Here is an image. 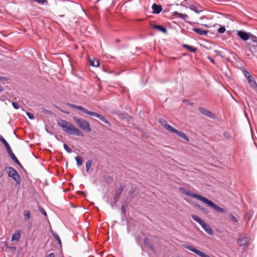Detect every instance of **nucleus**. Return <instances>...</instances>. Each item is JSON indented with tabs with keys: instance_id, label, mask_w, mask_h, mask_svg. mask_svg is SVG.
Masks as SVG:
<instances>
[{
	"instance_id": "nucleus-17",
	"label": "nucleus",
	"mask_w": 257,
	"mask_h": 257,
	"mask_svg": "<svg viewBox=\"0 0 257 257\" xmlns=\"http://www.w3.org/2000/svg\"><path fill=\"white\" fill-rule=\"evenodd\" d=\"M152 27L154 29L158 30L164 33H167V29L164 27L160 25H154L152 26Z\"/></svg>"
},
{
	"instance_id": "nucleus-48",
	"label": "nucleus",
	"mask_w": 257,
	"mask_h": 257,
	"mask_svg": "<svg viewBox=\"0 0 257 257\" xmlns=\"http://www.w3.org/2000/svg\"><path fill=\"white\" fill-rule=\"evenodd\" d=\"M146 239H145V240H144V242H145V243H146Z\"/></svg>"
},
{
	"instance_id": "nucleus-24",
	"label": "nucleus",
	"mask_w": 257,
	"mask_h": 257,
	"mask_svg": "<svg viewBox=\"0 0 257 257\" xmlns=\"http://www.w3.org/2000/svg\"><path fill=\"white\" fill-rule=\"evenodd\" d=\"M183 47L187 49L188 51L191 52H195L196 51V49L188 45H184Z\"/></svg>"
},
{
	"instance_id": "nucleus-50",
	"label": "nucleus",
	"mask_w": 257,
	"mask_h": 257,
	"mask_svg": "<svg viewBox=\"0 0 257 257\" xmlns=\"http://www.w3.org/2000/svg\"><path fill=\"white\" fill-rule=\"evenodd\" d=\"M2 174H0V177L2 176Z\"/></svg>"
},
{
	"instance_id": "nucleus-22",
	"label": "nucleus",
	"mask_w": 257,
	"mask_h": 257,
	"mask_svg": "<svg viewBox=\"0 0 257 257\" xmlns=\"http://www.w3.org/2000/svg\"><path fill=\"white\" fill-rule=\"evenodd\" d=\"M248 83L249 84L250 87L252 88H254L256 86V84L252 76H251L249 78L247 79Z\"/></svg>"
},
{
	"instance_id": "nucleus-21",
	"label": "nucleus",
	"mask_w": 257,
	"mask_h": 257,
	"mask_svg": "<svg viewBox=\"0 0 257 257\" xmlns=\"http://www.w3.org/2000/svg\"><path fill=\"white\" fill-rule=\"evenodd\" d=\"M11 159L18 165L20 166H22L19 161L17 159L14 154L13 153V151L11 153L9 154Z\"/></svg>"
},
{
	"instance_id": "nucleus-12",
	"label": "nucleus",
	"mask_w": 257,
	"mask_h": 257,
	"mask_svg": "<svg viewBox=\"0 0 257 257\" xmlns=\"http://www.w3.org/2000/svg\"><path fill=\"white\" fill-rule=\"evenodd\" d=\"M152 8L153 9V13L156 14L160 13L163 10V9L161 6L155 4H154L152 5Z\"/></svg>"
},
{
	"instance_id": "nucleus-26",
	"label": "nucleus",
	"mask_w": 257,
	"mask_h": 257,
	"mask_svg": "<svg viewBox=\"0 0 257 257\" xmlns=\"http://www.w3.org/2000/svg\"><path fill=\"white\" fill-rule=\"evenodd\" d=\"M92 161L89 160L86 163V170L87 173H89L90 169L91 167Z\"/></svg>"
},
{
	"instance_id": "nucleus-37",
	"label": "nucleus",
	"mask_w": 257,
	"mask_h": 257,
	"mask_svg": "<svg viewBox=\"0 0 257 257\" xmlns=\"http://www.w3.org/2000/svg\"><path fill=\"white\" fill-rule=\"evenodd\" d=\"M230 219L233 222H237V219L236 218V217L233 216V215H230Z\"/></svg>"
},
{
	"instance_id": "nucleus-1",
	"label": "nucleus",
	"mask_w": 257,
	"mask_h": 257,
	"mask_svg": "<svg viewBox=\"0 0 257 257\" xmlns=\"http://www.w3.org/2000/svg\"><path fill=\"white\" fill-rule=\"evenodd\" d=\"M58 125L61 127L63 130L67 134L70 135H76L77 136L83 137V135L81 131L64 119H59L58 120Z\"/></svg>"
},
{
	"instance_id": "nucleus-29",
	"label": "nucleus",
	"mask_w": 257,
	"mask_h": 257,
	"mask_svg": "<svg viewBox=\"0 0 257 257\" xmlns=\"http://www.w3.org/2000/svg\"><path fill=\"white\" fill-rule=\"evenodd\" d=\"M63 147L64 149L68 153H70L72 152V150L69 148L68 145L66 144H64Z\"/></svg>"
},
{
	"instance_id": "nucleus-16",
	"label": "nucleus",
	"mask_w": 257,
	"mask_h": 257,
	"mask_svg": "<svg viewBox=\"0 0 257 257\" xmlns=\"http://www.w3.org/2000/svg\"><path fill=\"white\" fill-rule=\"evenodd\" d=\"M173 15L183 20H186L188 18L187 15L185 14H181L178 12H174L173 13Z\"/></svg>"
},
{
	"instance_id": "nucleus-2",
	"label": "nucleus",
	"mask_w": 257,
	"mask_h": 257,
	"mask_svg": "<svg viewBox=\"0 0 257 257\" xmlns=\"http://www.w3.org/2000/svg\"><path fill=\"white\" fill-rule=\"evenodd\" d=\"M68 105L71 108L79 110L85 114H88L91 116H93L96 117L98 118L99 119H100L101 121H102L105 123L108 124L109 125H110V123H109V122L104 117H103L102 115H101L100 114H98L95 112H93V111H89L87 109H86V108H85L84 107L81 106L76 105L70 104V103H68Z\"/></svg>"
},
{
	"instance_id": "nucleus-40",
	"label": "nucleus",
	"mask_w": 257,
	"mask_h": 257,
	"mask_svg": "<svg viewBox=\"0 0 257 257\" xmlns=\"http://www.w3.org/2000/svg\"><path fill=\"white\" fill-rule=\"evenodd\" d=\"M40 212L43 214L45 216H47V213L46 212V211L43 210L42 208H41L40 210Z\"/></svg>"
},
{
	"instance_id": "nucleus-15",
	"label": "nucleus",
	"mask_w": 257,
	"mask_h": 257,
	"mask_svg": "<svg viewBox=\"0 0 257 257\" xmlns=\"http://www.w3.org/2000/svg\"><path fill=\"white\" fill-rule=\"evenodd\" d=\"M199 110L202 114L209 117H213L212 113L210 111H209L204 108H199Z\"/></svg>"
},
{
	"instance_id": "nucleus-6",
	"label": "nucleus",
	"mask_w": 257,
	"mask_h": 257,
	"mask_svg": "<svg viewBox=\"0 0 257 257\" xmlns=\"http://www.w3.org/2000/svg\"><path fill=\"white\" fill-rule=\"evenodd\" d=\"M8 171L7 172L8 176L12 178L17 183H20V177L18 172L12 167L8 168Z\"/></svg>"
},
{
	"instance_id": "nucleus-10",
	"label": "nucleus",
	"mask_w": 257,
	"mask_h": 257,
	"mask_svg": "<svg viewBox=\"0 0 257 257\" xmlns=\"http://www.w3.org/2000/svg\"><path fill=\"white\" fill-rule=\"evenodd\" d=\"M159 122L162 126L164 127L167 131L171 132L173 130V128L172 126L167 124V121L163 119H160L159 120Z\"/></svg>"
},
{
	"instance_id": "nucleus-28",
	"label": "nucleus",
	"mask_w": 257,
	"mask_h": 257,
	"mask_svg": "<svg viewBox=\"0 0 257 257\" xmlns=\"http://www.w3.org/2000/svg\"><path fill=\"white\" fill-rule=\"evenodd\" d=\"M0 141L4 144L5 147L6 146V145H8L9 144L8 143V142L6 141V140L2 136H0Z\"/></svg>"
},
{
	"instance_id": "nucleus-41",
	"label": "nucleus",
	"mask_w": 257,
	"mask_h": 257,
	"mask_svg": "<svg viewBox=\"0 0 257 257\" xmlns=\"http://www.w3.org/2000/svg\"><path fill=\"white\" fill-rule=\"evenodd\" d=\"M46 257H55V254L54 253H51L49 254H48Z\"/></svg>"
},
{
	"instance_id": "nucleus-44",
	"label": "nucleus",
	"mask_w": 257,
	"mask_h": 257,
	"mask_svg": "<svg viewBox=\"0 0 257 257\" xmlns=\"http://www.w3.org/2000/svg\"><path fill=\"white\" fill-rule=\"evenodd\" d=\"M122 212H124V207H123L122 208Z\"/></svg>"
},
{
	"instance_id": "nucleus-19",
	"label": "nucleus",
	"mask_w": 257,
	"mask_h": 257,
	"mask_svg": "<svg viewBox=\"0 0 257 257\" xmlns=\"http://www.w3.org/2000/svg\"><path fill=\"white\" fill-rule=\"evenodd\" d=\"M189 8L191 10L195 12L196 13H199L203 11L202 9H199L197 7H196L194 4H191L189 6Z\"/></svg>"
},
{
	"instance_id": "nucleus-3",
	"label": "nucleus",
	"mask_w": 257,
	"mask_h": 257,
	"mask_svg": "<svg viewBox=\"0 0 257 257\" xmlns=\"http://www.w3.org/2000/svg\"><path fill=\"white\" fill-rule=\"evenodd\" d=\"M73 118L75 123L80 128L87 133L91 132L90 124L86 120L80 118L77 116H73Z\"/></svg>"
},
{
	"instance_id": "nucleus-35",
	"label": "nucleus",
	"mask_w": 257,
	"mask_h": 257,
	"mask_svg": "<svg viewBox=\"0 0 257 257\" xmlns=\"http://www.w3.org/2000/svg\"><path fill=\"white\" fill-rule=\"evenodd\" d=\"M40 4L43 5L47 2V0H34Z\"/></svg>"
},
{
	"instance_id": "nucleus-14",
	"label": "nucleus",
	"mask_w": 257,
	"mask_h": 257,
	"mask_svg": "<svg viewBox=\"0 0 257 257\" xmlns=\"http://www.w3.org/2000/svg\"><path fill=\"white\" fill-rule=\"evenodd\" d=\"M193 31L200 36H205L208 33V31L207 30H204L197 28H193Z\"/></svg>"
},
{
	"instance_id": "nucleus-39",
	"label": "nucleus",
	"mask_w": 257,
	"mask_h": 257,
	"mask_svg": "<svg viewBox=\"0 0 257 257\" xmlns=\"http://www.w3.org/2000/svg\"><path fill=\"white\" fill-rule=\"evenodd\" d=\"M43 111L45 113H47V114H52V112H51L49 110H46L45 109H43Z\"/></svg>"
},
{
	"instance_id": "nucleus-13",
	"label": "nucleus",
	"mask_w": 257,
	"mask_h": 257,
	"mask_svg": "<svg viewBox=\"0 0 257 257\" xmlns=\"http://www.w3.org/2000/svg\"><path fill=\"white\" fill-rule=\"evenodd\" d=\"M202 227L206 231V232L210 234V235H213V231L211 228V227L205 222L203 224H202Z\"/></svg>"
},
{
	"instance_id": "nucleus-8",
	"label": "nucleus",
	"mask_w": 257,
	"mask_h": 257,
	"mask_svg": "<svg viewBox=\"0 0 257 257\" xmlns=\"http://www.w3.org/2000/svg\"><path fill=\"white\" fill-rule=\"evenodd\" d=\"M249 242V238L247 236L240 237L237 241L238 244L240 246L245 247Z\"/></svg>"
},
{
	"instance_id": "nucleus-32",
	"label": "nucleus",
	"mask_w": 257,
	"mask_h": 257,
	"mask_svg": "<svg viewBox=\"0 0 257 257\" xmlns=\"http://www.w3.org/2000/svg\"><path fill=\"white\" fill-rule=\"evenodd\" d=\"M225 31V28L224 27H221L218 29V32L221 34L224 33Z\"/></svg>"
},
{
	"instance_id": "nucleus-46",
	"label": "nucleus",
	"mask_w": 257,
	"mask_h": 257,
	"mask_svg": "<svg viewBox=\"0 0 257 257\" xmlns=\"http://www.w3.org/2000/svg\"><path fill=\"white\" fill-rule=\"evenodd\" d=\"M3 90L2 87L0 86V92Z\"/></svg>"
},
{
	"instance_id": "nucleus-5",
	"label": "nucleus",
	"mask_w": 257,
	"mask_h": 257,
	"mask_svg": "<svg viewBox=\"0 0 257 257\" xmlns=\"http://www.w3.org/2000/svg\"><path fill=\"white\" fill-rule=\"evenodd\" d=\"M180 190H181V192L183 194H185L186 195H187L188 196H191L193 198H195L200 200L202 202L205 198V197H203L200 195L193 193L190 190L186 189L185 188H181Z\"/></svg>"
},
{
	"instance_id": "nucleus-45",
	"label": "nucleus",
	"mask_w": 257,
	"mask_h": 257,
	"mask_svg": "<svg viewBox=\"0 0 257 257\" xmlns=\"http://www.w3.org/2000/svg\"><path fill=\"white\" fill-rule=\"evenodd\" d=\"M202 26H204L206 27H208V26L207 25H203V24H201Z\"/></svg>"
},
{
	"instance_id": "nucleus-31",
	"label": "nucleus",
	"mask_w": 257,
	"mask_h": 257,
	"mask_svg": "<svg viewBox=\"0 0 257 257\" xmlns=\"http://www.w3.org/2000/svg\"><path fill=\"white\" fill-rule=\"evenodd\" d=\"M243 73L247 79L249 78L251 76L250 73L245 70H244Z\"/></svg>"
},
{
	"instance_id": "nucleus-38",
	"label": "nucleus",
	"mask_w": 257,
	"mask_h": 257,
	"mask_svg": "<svg viewBox=\"0 0 257 257\" xmlns=\"http://www.w3.org/2000/svg\"><path fill=\"white\" fill-rule=\"evenodd\" d=\"M250 38L254 42H257V37L252 35H250Z\"/></svg>"
},
{
	"instance_id": "nucleus-11",
	"label": "nucleus",
	"mask_w": 257,
	"mask_h": 257,
	"mask_svg": "<svg viewBox=\"0 0 257 257\" xmlns=\"http://www.w3.org/2000/svg\"><path fill=\"white\" fill-rule=\"evenodd\" d=\"M171 132L176 134L178 136L184 139V140H186L187 141H188V142L189 141V140L188 137L183 132H179L174 128H173V130H172L171 131Z\"/></svg>"
},
{
	"instance_id": "nucleus-7",
	"label": "nucleus",
	"mask_w": 257,
	"mask_h": 257,
	"mask_svg": "<svg viewBox=\"0 0 257 257\" xmlns=\"http://www.w3.org/2000/svg\"><path fill=\"white\" fill-rule=\"evenodd\" d=\"M183 246L185 248L190 250V251L195 253L196 254L198 255L201 257H210L209 255L195 248L194 246L192 245H183Z\"/></svg>"
},
{
	"instance_id": "nucleus-30",
	"label": "nucleus",
	"mask_w": 257,
	"mask_h": 257,
	"mask_svg": "<svg viewBox=\"0 0 257 257\" xmlns=\"http://www.w3.org/2000/svg\"><path fill=\"white\" fill-rule=\"evenodd\" d=\"M53 234L54 235V236L55 237V238L56 239V240L58 241V242L59 243V244H61V239L59 236V235L56 234V233H53Z\"/></svg>"
},
{
	"instance_id": "nucleus-49",
	"label": "nucleus",
	"mask_w": 257,
	"mask_h": 257,
	"mask_svg": "<svg viewBox=\"0 0 257 257\" xmlns=\"http://www.w3.org/2000/svg\"><path fill=\"white\" fill-rule=\"evenodd\" d=\"M57 108L60 110V108L58 107H57Z\"/></svg>"
},
{
	"instance_id": "nucleus-27",
	"label": "nucleus",
	"mask_w": 257,
	"mask_h": 257,
	"mask_svg": "<svg viewBox=\"0 0 257 257\" xmlns=\"http://www.w3.org/2000/svg\"><path fill=\"white\" fill-rule=\"evenodd\" d=\"M24 215L26 219H29L30 218V212L29 210H26L24 212Z\"/></svg>"
},
{
	"instance_id": "nucleus-20",
	"label": "nucleus",
	"mask_w": 257,
	"mask_h": 257,
	"mask_svg": "<svg viewBox=\"0 0 257 257\" xmlns=\"http://www.w3.org/2000/svg\"><path fill=\"white\" fill-rule=\"evenodd\" d=\"M192 218L193 220H194L195 221H196V222L199 223L201 226H202V224H203L205 222L204 221V220H203L202 219L200 218L198 216H197L195 215H193L192 216Z\"/></svg>"
},
{
	"instance_id": "nucleus-18",
	"label": "nucleus",
	"mask_w": 257,
	"mask_h": 257,
	"mask_svg": "<svg viewBox=\"0 0 257 257\" xmlns=\"http://www.w3.org/2000/svg\"><path fill=\"white\" fill-rule=\"evenodd\" d=\"M21 238V232L19 230L15 232L12 237V240H18Z\"/></svg>"
},
{
	"instance_id": "nucleus-42",
	"label": "nucleus",
	"mask_w": 257,
	"mask_h": 257,
	"mask_svg": "<svg viewBox=\"0 0 257 257\" xmlns=\"http://www.w3.org/2000/svg\"><path fill=\"white\" fill-rule=\"evenodd\" d=\"M208 59L210 60L211 62H212L213 63H214V61L213 59H212L210 57H208Z\"/></svg>"
},
{
	"instance_id": "nucleus-23",
	"label": "nucleus",
	"mask_w": 257,
	"mask_h": 257,
	"mask_svg": "<svg viewBox=\"0 0 257 257\" xmlns=\"http://www.w3.org/2000/svg\"><path fill=\"white\" fill-rule=\"evenodd\" d=\"M90 65L91 66H94V67H97L99 66V62L97 60H95V59L90 60Z\"/></svg>"
},
{
	"instance_id": "nucleus-47",
	"label": "nucleus",
	"mask_w": 257,
	"mask_h": 257,
	"mask_svg": "<svg viewBox=\"0 0 257 257\" xmlns=\"http://www.w3.org/2000/svg\"><path fill=\"white\" fill-rule=\"evenodd\" d=\"M150 248H151L152 250H153V248L152 247V246H151V245H150Z\"/></svg>"
},
{
	"instance_id": "nucleus-25",
	"label": "nucleus",
	"mask_w": 257,
	"mask_h": 257,
	"mask_svg": "<svg viewBox=\"0 0 257 257\" xmlns=\"http://www.w3.org/2000/svg\"><path fill=\"white\" fill-rule=\"evenodd\" d=\"M75 160H76V161L77 162V165L78 166H80L83 164V159H82V158H81V157H80L79 156H77L75 158Z\"/></svg>"
},
{
	"instance_id": "nucleus-36",
	"label": "nucleus",
	"mask_w": 257,
	"mask_h": 257,
	"mask_svg": "<svg viewBox=\"0 0 257 257\" xmlns=\"http://www.w3.org/2000/svg\"><path fill=\"white\" fill-rule=\"evenodd\" d=\"M5 148H6L8 154H9L10 153H11L12 152V150L9 144H8V145H6V146H5Z\"/></svg>"
},
{
	"instance_id": "nucleus-43",
	"label": "nucleus",
	"mask_w": 257,
	"mask_h": 257,
	"mask_svg": "<svg viewBox=\"0 0 257 257\" xmlns=\"http://www.w3.org/2000/svg\"><path fill=\"white\" fill-rule=\"evenodd\" d=\"M4 79H5L4 77L0 76V80H4Z\"/></svg>"
},
{
	"instance_id": "nucleus-9",
	"label": "nucleus",
	"mask_w": 257,
	"mask_h": 257,
	"mask_svg": "<svg viewBox=\"0 0 257 257\" xmlns=\"http://www.w3.org/2000/svg\"><path fill=\"white\" fill-rule=\"evenodd\" d=\"M249 33L242 31H237V35L239 37V38L244 41H246L249 38Z\"/></svg>"
},
{
	"instance_id": "nucleus-4",
	"label": "nucleus",
	"mask_w": 257,
	"mask_h": 257,
	"mask_svg": "<svg viewBox=\"0 0 257 257\" xmlns=\"http://www.w3.org/2000/svg\"><path fill=\"white\" fill-rule=\"evenodd\" d=\"M203 202L206 204L208 206L212 207L213 209H214L215 210H216L218 212L223 213H225L226 212V211L224 209L217 206L212 201L208 199L206 197H205Z\"/></svg>"
},
{
	"instance_id": "nucleus-34",
	"label": "nucleus",
	"mask_w": 257,
	"mask_h": 257,
	"mask_svg": "<svg viewBox=\"0 0 257 257\" xmlns=\"http://www.w3.org/2000/svg\"><path fill=\"white\" fill-rule=\"evenodd\" d=\"M12 105L16 109H18L20 108V105H19L18 103H17L16 102H13Z\"/></svg>"
},
{
	"instance_id": "nucleus-33",
	"label": "nucleus",
	"mask_w": 257,
	"mask_h": 257,
	"mask_svg": "<svg viewBox=\"0 0 257 257\" xmlns=\"http://www.w3.org/2000/svg\"><path fill=\"white\" fill-rule=\"evenodd\" d=\"M26 114L28 116V117L30 119H35V117L34 116V115L30 113V112H27L26 113Z\"/></svg>"
}]
</instances>
